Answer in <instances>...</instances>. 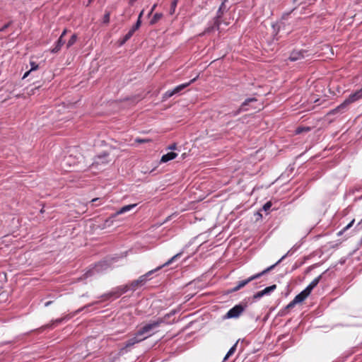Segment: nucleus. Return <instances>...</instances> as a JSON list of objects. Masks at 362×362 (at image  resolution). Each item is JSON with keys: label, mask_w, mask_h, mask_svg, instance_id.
I'll use <instances>...</instances> for the list:
<instances>
[{"label": "nucleus", "mask_w": 362, "mask_h": 362, "mask_svg": "<svg viewBox=\"0 0 362 362\" xmlns=\"http://www.w3.org/2000/svg\"><path fill=\"white\" fill-rule=\"evenodd\" d=\"M176 148H177L176 144H173L168 147V149H169V150H175Z\"/></svg>", "instance_id": "nucleus-38"}, {"label": "nucleus", "mask_w": 362, "mask_h": 362, "mask_svg": "<svg viewBox=\"0 0 362 362\" xmlns=\"http://www.w3.org/2000/svg\"><path fill=\"white\" fill-rule=\"evenodd\" d=\"M162 16H163L162 13H155L154 16H153L152 19L151 20L150 23L151 25L155 24L162 18Z\"/></svg>", "instance_id": "nucleus-24"}, {"label": "nucleus", "mask_w": 362, "mask_h": 362, "mask_svg": "<svg viewBox=\"0 0 362 362\" xmlns=\"http://www.w3.org/2000/svg\"><path fill=\"white\" fill-rule=\"evenodd\" d=\"M30 71L25 72V74L23 76V78H26L28 76V74H30Z\"/></svg>", "instance_id": "nucleus-43"}, {"label": "nucleus", "mask_w": 362, "mask_h": 362, "mask_svg": "<svg viewBox=\"0 0 362 362\" xmlns=\"http://www.w3.org/2000/svg\"><path fill=\"white\" fill-rule=\"evenodd\" d=\"M177 0H173L171 3V11L170 13H173L175 10V8L177 6Z\"/></svg>", "instance_id": "nucleus-31"}, {"label": "nucleus", "mask_w": 362, "mask_h": 362, "mask_svg": "<svg viewBox=\"0 0 362 362\" xmlns=\"http://www.w3.org/2000/svg\"><path fill=\"white\" fill-rule=\"evenodd\" d=\"M288 254H289V251L286 255H283L275 264L267 267V269L263 270L262 272L256 274L249 277L247 279L239 281L238 284H237L238 288H240V289L242 288L243 287L246 286L247 284H249L252 280L258 279L260 276H262V275H264V274L268 273L269 271L272 270L276 265H278L281 262H282L286 258V257H287L288 255Z\"/></svg>", "instance_id": "nucleus-5"}, {"label": "nucleus", "mask_w": 362, "mask_h": 362, "mask_svg": "<svg viewBox=\"0 0 362 362\" xmlns=\"http://www.w3.org/2000/svg\"><path fill=\"white\" fill-rule=\"evenodd\" d=\"M52 303V301H51V300L47 301V302L45 303V307H48V306H49V305H50Z\"/></svg>", "instance_id": "nucleus-42"}, {"label": "nucleus", "mask_w": 362, "mask_h": 362, "mask_svg": "<svg viewBox=\"0 0 362 362\" xmlns=\"http://www.w3.org/2000/svg\"><path fill=\"white\" fill-rule=\"evenodd\" d=\"M6 294L4 293H0V303L6 300Z\"/></svg>", "instance_id": "nucleus-37"}, {"label": "nucleus", "mask_w": 362, "mask_h": 362, "mask_svg": "<svg viewBox=\"0 0 362 362\" xmlns=\"http://www.w3.org/2000/svg\"><path fill=\"white\" fill-rule=\"evenodd\" d=\"M135 141L137 143H144V142L148 141V140L141 139H136Z\"/></svg>", "instance_id": "nucleus-39"}, {"label": "nucleus", "mask_w": 362, "mask_h": 362, "mask_svg": "<svg viewBox=\"0 0 362 362\" xmlns=\"http://www.w3.org/2000/svg\"><path fill=\"white\" fill-rule=\"evenodd\" d=\"M119 257H106L105 259L97 263L93 269L88 271L86 274V277L90 276L95 273H100L105 271L113 263L117 262Z\"/></svg>", "instance_id": "nucleus-3"}, {"label": "nucleus", "mask_w": 362, "mask_h": 362, "mask_svg": "<svg viewBox=\"0 0 362 362\" xmlns=\"http://www.w3.org/2000/svg\"><path fill=\"white\" fill-rule=\"evenodd\" d=\"M98 200H99V199H98V198H95V199H93L91 200V202H93H93H98Z\"/></svg>", "instance_id": "nucleus-46"}, {"label": "nucleus", "mask_w": 362, "mask_h": 362, "mask_svg": "<svg viewBox=\"0 0 362 362\" xmlns=\"http://www.w3.org/2000/svg\"><path fill=\"white\" fill-rule=\"evenodd\" d=\"M129 286L130 290H132V291H135L139 286H141V285L138 282L137 279L132 281Z\"/></svg>", "instance_id": "nucleus-26"}, {"label": "nucleus", "mask_w": 362, "mask_h": 362, "mask_svg": "<svg viewBox=\"0 0 362 362\" xmlns=\"http://www.w3.org/2000/svg\"><path fill=\"white\" fill-rule=\"evenodd\" d=\"M65 43V41L62 37H59L56 42L54 47L51 49L52 53H57Z\"/></svg>", "instance_id": "nucleus-17"}, {"label": "nucleus", "mask_w": 362, "mask_h": 362, "mask_svg": "<svg viewBox=\"0 0 362 362\" xmlns=\"http://www.w3.org/2000/svg\"><path fill=\"white\" fill-rule=\"evenodd\" d=\"M272 204L271 202H267V203H265L263 206H262V209L264 211H268L270 208L272 207Z\"/></svg>", "instance_id": "nucleus-29"}, {"label": "nucleus", "mask_w": 362, "mask_h": 362, "mask_svg": "<svg viewBox=\"0 0 362 362\" xmlns=\"http://www.w3.org/2000/svg\"><path fill=\"white\" fill-rule=\"evenodd\" d=\"M141 24V20L138 19L136 24L131 28L132 30L135 32L136 30L139 28Z\"/></svg>", "instance_id": "nucleus-28"}, {"label": "nucleus", "mask_w": 362, "mask_h": 362, "mask_svg": "<svg viewBox=\"0 0 362 362\" xmlns=\"http://www.w3.org/2000/svg\"><path fill=\"white\" fill-rule=\"evenodd\" d=\"M82 296H87V294H83Z\"/></svg>", "instance_id": "nucleus-48"}, {"label": "nucleus", "mask_w": 362, "mask_h": 362, "mask_svg": "<svg viewBox=\"0 0 362 362\" xmlns=\"http://www.w3.org/2000/svg\"><path fill=\"white\" fill-rule=\"evenodd\" d=\"M66 33H67V30H66V29H64V30H63V32L62 33V34H61V35H60V37H59L63 38V37H64V36L66 34Z\"/></svg>", "instance_id": "nucleus-41"}, {"label": "nucleus", "mask_w": 362, "mask_h": 362, "mask_svg": "<svg viewBox=\"0 0 362 362\" xmlns=\"http://www.w3.org/2000/svg\"><path fill=\"white\" fill-rule=\"evenodd\" d=\"M237 344L238 341L230 347V349L228 350V353L225 356L223 361H226L230 356H232L235 353L237 348Z\"/></svg>", "instance_id": "nucleus-21"}, {"label": "nucleus", "mask_w": 362, "mask_h": 362, "mask_svg": "<svg viewBox=\"0 0 362 362\" xmlns=\"http://www.w3.org/2000/svg\"><path fill=\"white\" fill-rule=\"evenodd\" d=\"M142 341H143L142 339L140 337H139V334L137 333H136L132 338L128 339L125 342L124 349H129V348L133 346L134 344L139 343Z\"/></svg>", "instance_id": "nucleus-13"}, {"label": "nucleus", "mask_w": 362, "mask_h": 362, "mask_svg": "<svg viewBox=\"0 0 362 362\" xmlns=\"http://www.w3.org/2000/svg\"><path fill=\"white\" fill-rule=\"evenodd\" d=\"M156 6H157L156 4L153 5V6L151 7V10L149 11L148 15H151L153 12V11L155 10Z\"/></svg>", "instance_id": "nucleus-40"}, {"label": "nucleus", "mask_w": 362, "mask_h": 362, "mask_svg": "<svg viewBox=\"0 0 362 362\" xmlns=\"http://www.w3.org/2000/svg\"><path fill=\"white\" fill-rule=\"evenodd\" d=\"M137 204H129V205H126V206H122L121 209H119L115 214H114V217L119 215V214H124L127 211H129L130 210L133 209L134 207H136Z\"/></svg>", "instance_id": "nucleus-14"}, {"label": "nucleus", "mask_w": 362, "mask_h": 362, "mask_svg": "<svg viewBox=\"0 0 362 362\" xmlns=\"http://www.w3.org/2000/svg\"><path fill=\"white\" fill-rule=\"evenodd\" d=\"M362 98V88L354 93H351L349 97L336 108L330 110L329 115L341 114L346 111L348 106Z\"/></svg>", "instance_id": "nucleus-2"}, {"label": "nucleus", "mask_w": 362, "mask_h": 362, "mask_svg": "<svg viewBox=\"0 0 362 362\" xmlns=\"http://www.w3.org/2000/svg\"><path fill=\"white\" fill-rule=\"evenodd\" d=\"M109 154L103 153L101 155H98L94 160L92 164V168H97L98 170H103V166L106 165L110 163L108 160Z\"/></svg>", "instance_id": "nucleus-10"}, {"label": "nucleus", "mask_w": 362, "mask_h": 362, "mask_svg": "<svg viewBox=\"0 0 362 362\" xmlns=\"http://www.w3.org/2000/svg\"><path fill=\"white\" fill-rule=\"evenodd\" d=\"M129 290H130V288H129V286L128 284L120 286H118V287L114 288L112 291H111L109 293H104V294L101 295L99 297V298L101 299V301L108 300L111 299L112 298H117L122 294L125 293L126 292H127ZM100 302V300H96V301H94L93 303H88V304L84 305L83 307L76 310L71 316L67 315V316H66L64 317L58 318V319L55 320L54 321H53L52 322V324L47 325V327H49V328H52V327H54L55 325H57L62 323L64 320H68L71 317L78 314L79 313H81L83 310H85L88 308L91 307V306H93L94 305L98 304Z\"/></svg>", "instance_id": "nucleus-1"}, {"label": "nucleus", "mask_w": 362, "mask_h": 362, "mask_svg": "<svg viewBox=\"0 0 362 362\" xmlns=\"http://www.w3.org/2000/svg\"><path fill=\"white\" fill-rule=\"evenodd\" d=\"M199 236H197V237L194 238V239L193 240L194 243L197 242V243L198 245H195L197 247H200L201 246H202L204 244V243H199L200 241L199 240Z\"/></svg>", "instance_id": "nucleus-36"}, {"label": "nucleus", "mask_w": 362, "mask_h": 362, "mask_svg": "<svg viewBox=\"0 0 362 362\" xmlns=\"http://www.w3.org/2000/svg\"><path fill=\"white\" fill-rule=\"evenodd\" d=\"M247 303L241 302L230 308L224 315L223 319L238 318L241 313L247 308Z\"/></svg>", "instance_id": "nucleus-7"}, {"label": "nucleus", "mask_w": 362, "mask_h": 362, "mask_svg": "<svg viewBox=\"0 0 362 362\" xmlns=\"http://www.w3.org/2000/svg\"><path fill=\"white\" fill-rule=\"evenodd\" d=\"M276 288V285L273 284L272 286L266 287L264 289L258 291L253 296V299L257 300L259 299L264 296L269 295L272 292H273Z\"/></svg>", "instance_id": "nucleus-11"}, {"label": "nucleus", "mask_w": 362, "mask_h": 362, "mask_svg": "<svg viewBox=\"0 0 362 362\" xmlns=\"http://www.w3.org/2000/svg\"><path fill=\"white\" fill-rule=\"evenodd\" d=\"M227 0H223L222 4H221V6H219L218 8V10L217 11V13H216V18H214V23H213V25H209L204 33H211L215 30H218L219 29V27L221 24V22L220 21V18L222 17L223 13L225 12V11L226 10V6H225V3Z\"/></svg>", "instance_id": "nucleus-6"}, {"label": "nucleus", "mask_w": 362, "mask_h": 362, "mask_svg": "<svg viewBox=\"0 0 362 362\" xmlns=\"http://www.w3.org/2000/svg\"><path fill=\"white\" fill-rule=\"evenodd\" d=\"M238 290H240V288H238V286H235V287L232 289V291H238Z\"/></svg>", "instance_id": "nucleus-45"}, {"label": "nucleus", "mask_w": 362, "mask_h": 362, "mask_svg": "<svg viewBox=\"0 0 362 362\" xmlns=\"http://www.w3.org/2000/svg\"><path fill=\"white\" fill-rule=\"evenodd\" d=\"M196 81V78H194L192 79L189 82L180 84L175 88H174L173 90H169L166 91L163 95V100H165L168 99L169 98L178 94L180 91L184 90L185 88H187L188 86H189L192 83Z\"/></svg>", "instance_id": "nucleus-9"}, {"label": "nucleus", "mask_w": 362, "mask_h": 362, "mask_svg": "<svg viewBox=\"0 0 362 362\" xmlns=\"http://www.w3.org/2000/svg\"><path fill=\"white\" fill-rule=\"evenodd\" d=\"M257 101V99L255 98H249L247 99H246L241 105L240 106V110L237 112L239 113L240 111H246L248 110V108L247 107V105H250V103H253V102H256Z\"/></svg>", "instance_id": "nucleus-16"}, {"label": "nucleus", "mask_w": 362, "mask_h": 362, "mask_svg": "<svg viewBox=\"0 0 362 362\" xmlns=\"http://www.w3.org/2000/svg\"><path fill=\"white\" fill-rule=\"evenodd\" d=\"M297 303L295 302L294 300H291L286 307V309H291L293 308Z\"/></svg>", "instance_id": "nucleus-32"}, {"label": "nucleus", "mask_w": 362, "mask_h": 362, "mask_svg": "<svg viewBox=\"0 0 362 362\" xmlns=\"http://www.w3.org/2000/svg\"><path fill=\"white\" fill-rule=\"evenodd\" d=\"M134 33V32L130 29L128 31V33L123 37L121 44H124L127 41H128L132 37V36L133 35Z\"/></svg>", "instance_id": "nucleus-25"}, {"label": "nucleus", "mask_w": 362, "mask_h": 362, "mask_svg": "<svg viewBox=\"0 0 362 362\" xmlns=\"http://www.w3.org/2000/svg\"><path fill=\"white\" fill-rule=\"evenodd\" d=\"M30 71H35L36 69H37L38 68V64H37L35 62H30Z\"/></svg>", "instance_id": "nucleus-33"}, {"label": "nucleus", "mask_w": 362, "mask_h": 362, "mask_svg": "<svg viewBox=\"0 0 362 362\" xmlns=\"http://www.w3.org/2000/svg\"><path fill=\"white\" fill-rule=\"evenodd\" d=\"M306 54L307 51L305 50L293 51L291 53L288 59L291 62H296L305 58Z\"/></svg>", "instance_id": "nucleus-12"}, {"label": "nucleus", "mask_w": 362, "mask_h": 362, "mask_svg": "<svg viewBox=\"0 0 362 362\" xmlns=\"http://www.w3.org/2000/svg\"><path fill=\"white\" fill-rule=\"evenodd\" d=\"M110 22V13H107L104 15L103 23H108Z\"/></svg>", "instance_id": "nucleus-34"}, {"label": "nucleus", "mask_w": 362, "mask_h": 362, "mask_svg": "<svg viewBox=\"0 0 362 362\" xmlns=\"http://www.w3.org/2000/svg\"><path fill=\"white\" fill-rule=\"evenodd\" d=\"M310 129H311L309 127H298L295 130V133L296 134H301L303 132H308L310 131Z\"/></svg>", "instance_id": "nucleus-22"}, {"label": "nucleus", "mask_w": 362, "mask_h": 362, "mask_svg": "<svg viewBox=\"0 0 362 362\" xmlns=\"http://www.w3.org/2000/svg\"><path fill=\"white\" fill-rule=\"evenodd\" d=\"M177 156V154L176 153H174V152L168 153L161 157L160 162L161 163L168 162L170 160L175 159Z\"/></svg>", "instance_id": "nucleus-15"}, {"label": "nucleus", "mask_w": 362, "mask_h": 362, "mask_svg": "<svg viewBox=\"0 0 362 362\" xmlns=\"http://www.w3.org/2000/svg\"><path fill=\"white\" fill-rule=\"evenodd\" d=\"M313 290V286L309 284L304 290V293H305L308 296H309L310 294V293L312 292V291Z\"/></svg>", "instance_id": "nucleus-30"}, {"label": "nucleus", "mask_w": 362, "mask_h": 362, "mask_svg": "<svg viewBox=\"0 0 362 362\" xmlns=\"http://www.w3.org/2000/svg\"><path fill=\"white\" fill-rule=\"evenodd\" d=\"M160 324V321L151 322L150 323H148L142 327L139 330L137 331L136 333L139 334V337H140L144 341L151 335V332L153 329L157 328Z\"/></svg>", "instance_id": "nucleus-8"}, {"label": "nucleus", "mask_w": 362, "mask_h": 362, "mask_svg": "<svg viewBox=\"0 0 362 362\" xmlns=\"http://www.w3.org/2000/svg\"><path fill=\"white\" fill-rule=\"evenodd\" d=\"M308 296L305 293H304L303 291H302L300 293L295 296L293 300L298 304L303 302L308 298Z\"/></svg>", "instance_id": "nucleus-19"}, {"label": "nucleus", "mask_w": 362, "mask_h": 362, "mask_svg": "<svg viewBox=\"0 0 362 362\" xmlns=\"http://www.w3.org/2000/svg\"><path fill=\"white\" fill-rule=\"evenodd\" d=\"M322 278V275H320L318 276H317L316 278H315L310 283V284L313 286V288H314L315 287L317 286V285L319 284L320 279Z\"/></svg>", "instance_id": "nucleus-27"}, {"label": "nucleus", "mask_w": 362, "mask_h": 362, "mask_svg": "<svg viewBox=\"0 0 362 362\" xmlns=\"http://www.w3.org/2000/svg\"><path fill=\"white\" fill-rule=\"evenodd\" d=\"M93 0H88L87 4H86V6H88L90 5V4L92 2Z\"/></svg>", "instance_id": "nucleus-47"}, {"label": "nucleus", "mask_w": 362, "mask_h": 362, "mask_svg": "<svg viewBox=\"0 0 362 362\" xmlns=\"http://www.w3.org/2000/svg\"><path fill=\"white\" fill-rule=\"evenodd\" d=\"M355 220L353 219L351 221H350L349 223H348L345 227H344L341 230H340L339 231H338L337 233V236H341L343 234H344L345 233H346L353 226Z\"/></svg>", "instance_id": "nucleus-20"}, {"label": "nucleus", "mask_w": 362, "mask_h": 362, "mask_svg": "<svg viewBox=\"0 0 362 362\" xmlns=\"http://www.w3.org/2000/svg\"><path fill=\"white\" fill-rule=\"evenodd\" d=\"M77 39H78V37H77L76 34L72 35L71 38L69 39V40L68 41V42L66 44V47L69 48L70 47H71L74 44H75Z\"/></svg>", "instance_id": "nucleus-23"}, {"label": "nucleus", "mask_w": 362, "mask_h": 362, "mask_svg": "<svg viewBox=\"0 0 362 362\" xmlns=\"http://www.w3.org/2000/svg\"><path fill=\"white\" fill-rule=\"evenodd\" d=\"M143 13H144V11H141V13H139V15L138 19H140V20H141V16H142Z\"/></svg>", "instance_id": "nucleus-44"}, {"label": "nucleus", "mask_w": 362, "mask_h": 362, "mask_svg": "<svg viewBox=\"0 0 362 362\" xmlns=\"http://www.w3.org/2000/svg\"><path fill=\"white\" fill-rule=\"evenodd\" d=\"M182 253H177L173 256L170 259H169L167 262H165L164 264H161L160 266L157 267L156 269H152L148 272H146L145 274L141 275L139 277L138 282L140 284L141 286H143L146 284V282L151 279V276L153 274H155L156 272L159 271L163 267L170 265L177 261L178 258L180 257Z\"/></svg>", "instance_id": "nucleus-4"}, {"label": "nucleus", "mask_w": 362, "mask_h": 362, "mask_svg": "<svg viewBox=\"0 0 362 362\" xmlns=\"http://www.w3.org/2000/svg\"><path fill=\"white\" fill-rule=\"evenodd\" d=\"M76 162L73 160L71 155L64 156V159L62 161V165L63 166L69 165H74Z\"/></svg>", "instance_id": "nucleus-18"}, {"label": "nucleus", "mask_w": 362, "mask_h": 362, "mask_svg": "<svg viewBox=\"0 0 362 362\" xmlns=\"http://www.w3.org/2000/svg\"><path fill=\"white\" fill-rule=\"evenodd\" d=\"M12 23V21L8 22L5 24L2 28H0V32H4L6 29H7Z\"/></svg>", "instance_id": "nucleus-35"}]
</instances>
